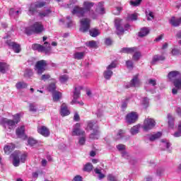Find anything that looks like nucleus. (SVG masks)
Segmentation results:
<instances>
[{
  "label": "nucleus",
  "instance_id": "nucleus-1",
  "mask_svg": "<svg viewBox=\"0 0 181 181\" xmlns=\"http://www.w3.org/2000/svg\"><path fill=\"white\" fill-rule=\"evenodd\" d=\"M95 4L90 1H84L83 6H74L72 11V15H76L78 18H83V16H88L90 19H97L100 15H104L105 10L104 9V5L100 2L97 4L95 10H92Z\"/></svg>",
  "mask_w": 181,
  "mask_h": 181
},
{
  "label": "nucleus",
  "instance_id": "nucleus-2",
  "mask_svg": "<svg viewBox=\"0 0 181 181\" xmlns=\"http://www.w3.org/2000/svg\"><path fill=\"white\" fill-rule=\"evenodd\" d=\"M11 157L13 159V166L18 167L21 163H25V162H26V158L28 157V155H26V153H22L19 151H16L11 155Z\"/></svg>",
  "mask_w": 181,
  "mask_h": 181
},
{
  "label": "nucleus",
  "instance_id": "nucleus-3",
  "mask_svg": "<svg viewBox=\"0 0 181 181\" xmlns=\"http://www.w3.org/2000/svg\"><path fill=\"white\" fill-rule=\"evenodd\" d=\"M13 120L3 118L1 119V124H3L4 127H8L9 129H12L21 121V114L17 113L13 115Z\"/></svg>",
  "mask_w": 181,
  "mask_h": 181
},
{
  "label": "nucleus",
  "instance_id": "nucleus-4",
  "mask_svg": "<svg viewBox=\"0 0 181 181\" xmlns=\"http://www.w3.org/2000/svg\"><path fill=\"white\" fill-rule=\"evenodd\" d=\"M45 30V27L43 24L40 22H36L30 27H28L25 28L26 35H32V33H42Z\"/></svg>",
  "mask_w": 181,
  "mask_h": 181
},
{
  "label": "nucleus",
  "instance_id": "nucleus-5",
  "mask_svg": "<svg viewBox=\"0 0 181 181\" xmlns=\"http://www.w3.org/2000/svg\"><path fill=\"white\" fill-rule=\"evenodd\" d=\"M115 26L117 30V35H122L125 30H129V28H131L129 24H124V21L121 18L115 20Z\"/></svg>",
  "mask_w": 181,
  "mask_h": 181
},
{
  "label": "nucleus",
  "instance_id": "nucleus-6",
  "mask_svg": "<svg viewBox=\"0 0 181 181\" xmlns=\"http://www.w3.org/2000/svg\"><path fill=\"white\" fill-rule=\"evenodd\" d=\"M32 49L33 50H37V52H40L41 53L44 52L45 54H50V52H52L50 44L47 42L44 43V46L40 44H34L32 45Z\"/></svg>",
  "mask_w": 181,
  "mask_h": 181
},
{
  "label": "nucleus",
  "instance_id": "nucleus-7",
  "mask_svg": "<svg viewBox=\"0 0 181 181\" xmlns=\"http://www.w3.org/2000/svg\"><path fill=\"white\" fill-rule=\"evenodd\" d=\"M88 128L93 130L92 133L90 134V139H98L100 138V130H98V125H97L94 122H88Z\"/></svg>",
  "mask_w": 181,
  "mask_h": 181
},
{
  "label": "nucleus",
  "instance_id": "nucleus-8",
  "mask_svg": "<svg viewBox=\"0 0 181 181\" xmlns=\"http://www.w3.org/2000/svg\"><path fill=\"white\" fill-rule=\"evenodd\" d=\"M47 66V61L46 60H40L37 61L34 66V70L38 76H42L44 71H46V67Z\"/></svg>",
  "mask_w": 181,
  "mask_h": 181
},
{
  "label": "nucleus",
  "instance_id": "nucleus-9",
  "mask_svg": "<svg viewBox=\"0 0 181 181\" xmlns=\"http://www.w3.org/2000/svg\"><path fill=\"white\" fill-rule=\"evenodd\" d=\"M81 90H83V86L75 87L73 95V100L71 102V104L73 105L74 104H78V105H84V103L83 101H78V98H80V95L81 94Z\"/></svg>",
  "mask_w": 181,
  "mask_h": 181
},
{
  "label": "nucleus",
  "instance_id": "nucleus-10",
  "mask_svg": "<svg viewBox=\"0 0 181 181\" xmlns=\"http://www.w3.org/2000/svg\"><path fill=\"white\" fill-rule=\"evenodd\" d=\"M117 67V62H112L109 66H107L106 70L103 72V76L105 80H110L112 77V70Z\"/></svg>",
  "mask_w": 181,
  "mask_h": 181
},
{
  "label": "nucleus",
  "instance_id": "nucleus-11",
  "mask_svg": "<svg viewBox=\"0 0 181 181\" xmlns=\"http://www.w3.org/2000/svg\"><path fill=\"white\" fill-rule=\"evenodd\" d=\"M81 124L80 123H76L73 126V129L71 132L72 136H85L86 132L81 129Z\"/></svg>",
  "mask_w": 181,
  "mask_h": 181
},
{
  "label": "nucleus",
  "instance_id": "nucleus-12",
  "mask_svg": "<svg viewBox=\"0 0 181 181\" xmlns=\"http://www.w3.org/2000/svg\"><path fill=\"white\" fill-rule=\"evenodd\" d=\"M80 31L86 33L90 30V25H91V19L88 18H84L81 20Z\"/></svg>",
  "mask_w": 181,
  "mask_h": 181
},
{
  "label": "nucleus",
  "instance_id": "nucleus-13",
  "mask_svg": "<svg viewBox=\"0 0 181 181\" xmlns=\"http://www.w3.org/2000/svg\"><path fill=\"white\" fill-rule=\"evenodd\" d=\"M46 5V2L44 1H37L32 4L29 8L28 15H33L35 12H37V8H43Z\"/></svg>",
  "mask_w": 181,
  "mask_h": 181
},
{
  "label": "nucleus",
  "instance_id": "nucleus-14",
  "mask_svg": "<svg viewBox=\"0 0 181 181\" xmlns=\"http://www.w3.org/2000/svg\"><path fill=\"white\" fill-rule=\"evenodd\" d=\"M155 125H156L155 120L153 119H146L142 126V129L144 131H150V129H153L155 127Z\"/></svg>",
  "mask_w": 181,
  "mask_h": 181
},
{
  "label": "nucleus",
  "instance_id": "nucleus-15",
  "mask_svg": "<svg viewBox=\"0 0 181 181\" xmlns=\"http://www.w3.org/2000/svg\"><path fill=\"white\" fill-rule=\"evenodd\" d=\"M138 120V113L136 112H132L128 113L126 116V121L128 124H134Z\"/></svg>",
  "mask_w": 181,
  "mask_h": 181
},
{
  "label": "nucleus",
  "instance_id": "nucleus-16",
  "mask_svg": "<svg viewBox=\"0 0 181 181\" xmlns=\"http://www.w3.org/2000/svg\"><path fill=\"white\" fill-rule=\"evenodd\" d=\"M141 86V81L138 78V75L133 77L131 81L125 85L126 88H131V87H139Z\"/></svg>",
  "mask_w": 181,
  "mask_h": 181
},
{
  "label": "nucleus",
  "instance_id": "nucleus-17",
  "mask_svg": "<svg viewBox=\"0 0 181 181\" xmlns=\"http://www.w3.org/2000/svg\"><path fill=\"white\" fill-rule=\"evenodd\" d=\"M8 46L13 49V50L15 52V53H20L21 52V45L15 42H12L11 40H8L6 42Z\"/></svg>",
  "mask_w": 181,
  "mask_h": 181
},
{
  "label": "nucleus",
  "instance_id": "nucleus-18",
  "mask_svg": "<svg viewBox=\"0 0 181 181\" xmlns=\"http://www.w3.org/2000/svg\"><path fill=\"white\" fill-rule=\"evenodd\" d=\"M37 132L38 134H40V135H42V136H45V138H47V136L50 135L49 129H47V127L45 126H39L37 127Z\"/></svg>",
  "mask_w": 181,
  "mask_h": 181
},
{
  "label": "nucleus",
  "instance_id": "nucleus-19",
  "mask_svg": "<svg viewBox=\"0 0 181 181\" xmlns=\"http://www.w3.org/2000/svg\"><path fill=\"white\" fill-rule=\"evenodd\" d=\"M177 77H181L180 72L177 71H170L168 74V78L170 80V81H175V80H177Z\"/></svg>",
  "mask_w": 181,
  "mask_h": 181
},
{
  "label": "nucleus",
  "instance_id": "nucleus-20",
  "mask_svg": "<svg viewBox=\"0 0 181 181\" xmlns=\"http://www.w3.org/2000/svg\"><path fill=\"white\" fill-rule=\"evenodd\" d=\"M61 115L62 117H66V115H70V111L67 108V105L63 103L61 106Z\"/></svg>",
  "mask_w": 181,
  "mask_h": 181
},
{
  "label": "nucleus",
  "instance_id": "nucleus-21",
  "mask_svg": "<svg viewBox=\"0 0 181 181\" xmlns=\"http://www.w3.org/2000/svg\"><path fill=\"white\" fill-rule=\"evenodd\" d=\"M137 48L136 47H123L120 49V53H127V54H130L134 53L136 52Z\"/></svg>",
  "mask_w": 181,
  "mask_h": 181
},
{
  "label": "nucleus",
  "instance_id": "nucleus-22",
  "mask_svg": "<svg viewBox=\"0 0 181 181\" xmlns=\"http://www.w3.org/2000/svg\"><path fill=\"white\" fill-rule=\"evenodd\" d=\"M163 60H165L163 55H154L151 61V64H156L158 62H163Z\"/></svg>",
  "mask_w": 181,
  "mask_h": 181
},
{
  "label": "nucleus",
  "instance_id": "nucleus-23",
  "mask_svg": "<svg viewBox=\"0 0 181 181\" xmlns=\"http://www.w3.org/2000/svg\"><path fill=\"white\" fill-rule=\"evenodd\" d=\"M168 120V127L169 128H175V117L172 114L169 113L167 116Z\"/></svg>",
  "mask_w": 181,
  "mask_h": 181
},
{
  "label": "nucleus",
  "instance_id": "nucleus-24",
  "mask_svg": "<svg viewBox=\"0 0 181 181\" xmlns=\"http://www.w3.org/2000/svg\"><path fill=\"white\" fill-rule=\"evenodd\" d=\"M6 71H9V65L6 63L0 62V73L5 74Z\"/></svg>",
  "mask_w": 181,
  "mask_h": 181
},
{
  "label": "nucleus",
  "instance_id": "nucleus-25",
  "mask_svg": "<svg viewBox=\"0 0 181 181\" xmlns=\"http://www.w3.org/2000/svg\"><path fill=\"white\" fill-rule=\"evenodd\" d=\"M170 23L172 25V26H179L181 23V18H176L175 17H172L170 20Z\"/></svg>",
  "mask_w": 181,
  "mask_h": 181
},
{
  "label": "nucleus",
  "instance_id": "nucleus-26",
  "mask_svg": "<svg viewBox=\"0 0 181 181\" xmlns=\"http://www.w3.org/2000/svg\"><path fill=\"white\" fill-rule=\"evenodd\" d=\"M160 136H162V132H158L156 134L149 135L148 136V139L151 142H153V141H156V139H159V138H160Z\"/></svg>",
  "mask_w": 181,
  "mask_h": 181
},
{
  "label": "nucleus",
  "instance_id": "nucleus-27",
  "mask_svg": "<svg viewBox=\"0 0 181 181\" xmlns=\"http://www.w3.org/2000/svg\"><path fill=\"white\" fill-rule=\"evenodd\" d=\"M16 88H17V90H23L25 88H28V83L25 81H18L16 84Z\"/></svg>",
  "mask_w": 181,
  "mask_h": 181
},
{
  "label": "nucleus",
  "instance_id": "nucleus-28",
  "mask_svg": "<svg viewBox=\"0 0 181 181\" xmlns=\"http://www.w3.org/2000/svg\"><path fill=\"white\" fill-rule=\"evenodd\" d=\"M13 149H15V144H10L4 146V152L7 155H9L10 153L12 152V151H13Z\"/></svg>",
  "mask_w": 181,
  "mask_h": 181
},
{
  "label": "nucleus",
  "instance_id": "nucleus-29",
  "mask_svg": "<svg viewBox=\"0 0 181 181\" xmlns=\"http://www.w3.org/2000/svg\"><path fill=\"white\" fill-rule=\"evenodd\" d=\"M16 134L18 138H22L25 135V126H21L16 130Z\"/></svg>",
  "mask_w": 181,
  "mask_h": 181
},
{
  "label": "nucleus",
  "instance_id": "nucleus-30",
  "mask_svg": "<svg viewBox=\"0 0 181 181\" xmlns=\"http://www.w3.org/2000/svg\"><path fill=\"white\" fill-rule=\"evenodd\" d=\"M170 145L171 144L169 141L166 139H161L160 146H163V151H165V149H169V148H170Z\"/></svg>",
  "mask_w": 181,
  "mask_h": 181
},
{
  "label": "nucleus",
  "instance_id": "nucleus-31",
  "mask_svg": "<svg viewBox=\"0 0 181 181\" xmlns=\"http://www.w3.org/2000/svg\"><path fill=\"white\" fill-rule=\"evenodd\" d=\"M149 34V29L148 28H143L141 29L139 33V37H145L147 35Z\"/></svg>",
  "mask_w": 181,
  "mask_h": 181
},
{
  "label": "nucleus",
  "instance_id": "nucleus-32",
  "mask_svg": "<svg viewBox=\"0 0 181 181\" xmlns=\"http://www.w3.org/2000/svg\"><path fill=\"white\" fill-rule=\"evenodd\" d=\"M62 98V93L59 91L52 92V100L53 101H59Z\"/></svg>",
  "mask_w": 181,
  "mask_h": 181
},
{
  "label": "nucleus",
  "instance_id": "nucleus-33",
  "mask_svg": "<svg viewBox=\"0 0 181 181\" xmlns=\"http://www.w3.org/2000/svg\"><path fill=\"white\" fill-rule=\"evenodd\" d=\"M140 128H141V125L136 124V125H135V126H134L133 127L131 128L130 133L132 135H136V134L139 133Z\"/></svg>",
  "mask_w": 181,
  "mask_h": 181
},
{
  "label": "nucleus",
  "instance_id": "nucleus-34",
  "mask_svg": "<svg viewBox=\"0 0 181 181\" xmlns=\"http://www.w3.org/2000/svg\"><path fill=\"white\" fill-rule=\"evenodd\" d=\"M89 33L92 37H97L101 33L100 32V30L93 28L89 30Z\"/></svg>",
  "mask_w": 181,
  "mask_h": 181
},
{
  "label": "nucleus",
  "instance_id": "nucleus-35",
  "mask_svg": "<svg viewBox=\"0 0 181 181\" xmlns=\"http://www.w3.org/2000/svg\"><path fill=\"white\" fill-rule=\"evenodd\" d=\"M86 56V53L82 52H75L74 54V59H76V60H81Z\"/></svg>",
  "mask_w": 181,
  "mask_h": 181
},
{
  "label": "nucleus",
  "instance_id": "nucleus-36",
  "mask_svg": "<svg viewBox=\"0 0 181 181\" xmlns=\"http://www.w3.org/2000/svg\"><path fill=\"white\" fill-rule=\"evenodd\" d=\"M86 45L87 46V47L95 49V48H97V42H95L94 40L88 41V42H86Z\"/></svg>",
  "mask_w": 181,
  "mask_h": 181
},
{
  "label": "nucleus",
  "instance_id": "nucleus-37",
  "mask_svg": "<svg viewBox=\"0 0 181 181\" xmlns=\"http://www.w3.org/2000/svg\"><path fill=\"white\" fill-rule=\"evenodd\" d=\"M52 13V11L50 9H47L45 11H41L39 13V16L40 18H46V16H49Z\"/></svg>",
  "mask_w": 181,
  "mask_h": 181
},
{
  "label": "nucleus",
  "instance_id": "nucleus-38",
  "mask_svg": "<svg viewBox=\"0 0 181 181\" xmlns=\"http://www.w3.org/2000/svg\"><path fill=\"white\" fill-rule=\"evenodd\" d=\"M173 84H174L175 88L180 90V88H181V76L180 78H178L177 79H175V81H173Z\"/></svg>",
  "mask_w": 181,
  "mask_h": 181
},
{
  "label": "nucleus",
  "instance_id": "nucleus-39",
  "mask_svg": "<svg viewBox=\"0 0 181 181\" xmlns=\"http://www.w3.org/2000/svg\"><path fill=\"white\" fill-rule=\"evenodd\" d=\"M134 53L133 54V60L138 62V60H139V59H141V52L138 51V49H136V52H133Z\"/></svg>",
  "mask_w": 181,
  "mask_h": 181
},
{
  "label": "nucleus",
  "instance_id": "nucleus-40",
  "mask_svg": "<svg viewBox=\"0 0 181 181\" xmlns=\"http://www.w3.org/2000/svg\"><path fill=\"white\" fill-rule=\"evenodd\" d=\"M95 173H96L98 175V177L100 180H101V179H104V177H105V175H104V174L101 173V170L98 169V168H95L94 170Z\"/></svg>",
  "mask_w": 181,
  "mask_h": 181
},
{
  "label": "nucleus",
  "instance_id": "nucleus-41",
  "mask_svg": "<svg viewBox=\"0 0 181 181\" xmlns=\"http://www.w3.org/2000/svg\"><path fill=\"white\" fill-rule=\"evenodd\" d=\"M83 170L85 172H91L93 170V164L88 163L84 165Z\"/></svg>",
  "mask_w": 181,
  "mask_h": 181
},
{
  "label": "nucleus",
  "instance_id": "nucleus-42",
  "mask_svg": "<svg viewBox=\"0 0 181 181\" xmlns=\"http://www.w3.org/2000/svg\"><path fill=\"white\" fill-rule=\"evenodd\" d=\"M137 19H138V13H136L129 14L127 16V21H136Z\"/></svg>",
  "mask_w": 181,
  "mask_h": 181
},
{
  "label": "nucleus",
  "instance_id": "nucleus-43",
  "mask_svg": "<svg viewBox=\"0 0 181 181\" xmlns=\"http://www.w3.org/2000/svg\"><path fill=\"white\" fill-rule=\"evenodd\" d=\"M28 144L30 146H35L37 144V141L32 137L28 138Z\"/></svg>",
  "mask_w": 181,
  "mask_h": 181
},
{
  "label": "nucleus",
  "instance_id": "nucleus-44",
  "mask_svg": "<svg viewBox=\"0 0 181 181\" xmlns=\"http://www.w3.org/2000/svg\"><path fill=\"white\" fill-rule=\"evenodd\" d=\"M141 104L144 108H148V107H149V99L148 98H144Z\"/></svg>",
  "mask_w": 181,
  "mask_h": 181
},
{
  "label": "nucleus",
  "instance_id": "nucleus-45",
  "mask_svg": "<svg viewBox=\"0 0 181 181\" xmlns=\"http://www.w3.org/2000/svg\"><path fill=\"white\" fill-rule=\"evenodd\" d=\"M47 90L49 93H54L56 91V84L50 83L47 87Z\"/></svg>",
  "mask_w": 181,
  "mask_h": 181
},
{
  "label": "nucleus",
  "instance_id": "nucleus-46",
  "mask_svg": "<svg viewBox=\"0 0 181 181\" xmlns=\"http://www.w3.org/2000/svg\"><path fill=\"white\" fill-rule=\"evenodd\" d=\"M78 144V145H80V146H83V145H86V136H82L81 137H79Z\"/></svg>",
  "mask_w": 181,
  "mask_h": 181
},
{
  "label": "nucleus",
  "instance_id": "nucleus-47",
  "mask_svg": "<svg viewBox=\"0 0 181 181\" xmlns=\"http://www.w3.org/2000/svg\"><path fill=\"white\" fill-rule=\"evenodd\" d=\"M174 136L175 138H179V136H181V121L180 122V123L178 124V132H177L174 134Z\"/></svg>",
  "mask_w": 181,
  "mask_h": 181
},
{
  "label": "nucleus",
  "instance_id": "nucleus-48",
  "mask_svg": "<svg viewBox=\"0 0 181 181\" xmlns=\"http://www.w3.org/2000/svg\"><path fill=\"white\" fill-rule=\"evenodd\" d=\"M29 110L31 112H36V111H37V108L36 107L35 103H30Z\"/></svg>",
  "mask_w": 181,
  "mask_h": 181
},
{
  "label": "nucleus",
  "instance_id": "nucleus-49",
  "mask_svg": "<svg viewBox=\"0 0 181 181\" xmlns=\"http://www.w3.org/2000/svg\"><path fill=\"white\" fill-rule=\"evenodd\" d=\"M18 13H21V11H15L14 8H11L10 11H9L10 16H13V15L14 16H18Z\"/></svg>",
  "mask_w": 181,
  "mask_h": 181
},
{
  "label": "nucleus",
  "instance_id": "nucleus-50",
  "mask_svg": "<svg viewBox=\"0 0 181 181\" xmlns=\"http://www.w3.org/2000/svg\"><path fill=\"white\" fill-rule=\"evenodd\" d=\"M117 149L119 150V152H124L126 149V146L124 144H118L117 146Z\"/></svg>",
  "mask_w": 181,
  "mask_h": 181
},
{
  "label": "nucleus",
  "instance_id": "nucleus-51",
  "mask_svg": "<svg viewBox=\"0 0 181 181\" xmlns=\"http://www.w3.org/2000/svg\"><path fill=\"white\" fill-rule=\"evenodd\" d=\"M69 80V76L67 75H62L59 77V81L61 83H66Z\"/></svg>",
  "mask_w": 181,
  "mask_h": 181
},
{
  "label": "nucleus",
  "instance_id": "nucleus-52",
  "mask_svg": "<svg viewBox=\"0 0 181 181\" xmlns=\"http://www.w3.org/2000/svg\"><path fill=\"white\" fill-rule=\"evenodd\" d=\"M49 78H50V74H42L40 77V80L42 81H46V80H49Z\"/></svg>",
  "mask_w": 181,
  "mask_h": 181
},
{
  "label": "nucleus",
  "instance_id": "nucleus-53",
  "mask_svg": "<svg viewBox=\"0 0 181 181\" xmlns=\"http://www.w3.org/2000/svg\"><path fill=\"white\" fill-rule=\"evenodd\" d=\"M147 21H152L153 19V13L152 11H146Z\"/></svg>",
  "mask_w": 181,
  "mask_h": 181
},
{
  "label": "nucleus",
  "instance_id": "nucleus-54",
  "mask_svg": "<svg viewBox=\"0 0 181 181\" xmlns=\"http://www.w3.org/2000/svg\"><path fill=\"white\" fill-rule=\"evenodd\" d=\"M141 1L142 0H132L130 1V4L132 6H138Z\"/></svg>",
  "mask_w": 181,
  "mask_h": 181
},
{
  "label": "nucleus",
  "instance_id": "nucleus-55",
  "mask_svg": "<svg viewBox=\"0 0 181 181\" xmlns=\"http://www.w3.org/2000/svg\"><path fill=\"white\" fill-rule=\"evenodd\" d=\"M107 180L108 181H118V178L114 176L113 175L110 174L107 175Z\"/></svg>",
  "mask_w": 181,
  "mask_h": 181
},
{
  "label": "nucleus",
  "instance_id": "nucleus-56",
  "mask_svg": "<svg viewBox=\"0 0 181 181\" xmlns=\"http://www.w3.org/2000/svg\"><path fill=\"white\" fill-rule=\"evenodd\" d=\"M66 19L69 21L67 25H68V28H71V26H73V25H76V23L74 21H71V18L70 16H67Z\"/></svg>",
  "mask_w": 181,
  "mask_h": 181
},
{
  "label": "nucleus",
  "instance_id": "nucleus-57",
  "mask_svg": "<svg viewBox=\"0 0 181 181\" xmlns=\"http://www.w3.org/2000/svg\"><path fill=\"white\" fill-rule=\"evenodd\" d=\"M124 134L125 132H124V130H119V132L117 133L116 139H121V138L124 136Z\"/></svg>",
  "mask_w": 181,
  "mask_h": 181
},
{
  "label": "nucleus",
  "instance_id": "nucleus-58",
  "mask_svg": "<svg viewBox=\"0 0 181 181\" xmlns=\"http://www.w3.org/2000/svg\"><path fill=\"white\" fill-rule=\"evenodd\" d=\"M148 84H150V86H153V87H155V86H156V79H153V78L148 79Z\"/></svg>",
  "mask_w": 181,
  "mask_h": 181
},
{
  "label": "nucleus",
  "instance_id": "nucleus-59",
  "mask_svg": "<svg viewBox=\"0 0 181 181\" xmlns=\"http://www.w3.org/2000/svg\"><path fill=\"white\" fill-rule=\"evenodd\" d=\"M127 67L129 69H134V62L131 60L126 62Z\"/></svg>",
  "mask_w": 181,
  "mask_h": 181
},
{
  "label": "nucleus",
  "instance_id": "nucleus-60",
  "mask_svg": "<svg viewBox=\"0 0 181 181\" xmlns=\"http://www.w3.org/2000/svg\"><path fill=\"white\" fill-rule=\"evenodd\" d=\"M171 53L173 56H179L180 54V50L174 48L172 49Z\"/></svg>",
  "mask_w": 181,
  "mask_h": 181
},
{
  "label": "nucleus",
  "instance_id": "nucleus-61",
  "mask_svg": "<svg viewBox=\"0 0 181 181\" xmlns=\"http://www.w3.org/2000/svg\"><path fill=\"white\" fill-rule=\"evenodd\" d=\"M122 157L124 159H129L131 158V156H129V154L127 153V151L122 152Z\"/></svg>",
  "mask_w": 181,
  "mask_h": 181
},
{
  "label": "nucleus",
  "instance_id": "nucleus-62",
  "mask_svg": "<svg viewBox=\"0 0 181 181\" xmlns=\"http://www.w3.org/2000/svg\"><path fill=\"white\" fill-rule=\"evenodd\" d=\"M105 45H106V46H111V45H112V40H111V38H106L105 40Z\"/></svg>",
  "mask_w": 181,
  "mask_h": 181
},
{
  "label": "nucleus",
  "instance_id": "nucleus-63",
  "mask_svg": "<svg viewBox=\"0 0 181 181\" xmlns=\"http://www.w3.org/2000/svg\"><path fill=\"white\" fill-rule=\"evenodd\" d=\"M72 181H83V177L80 175H76Z\"/></svg>",
  "mask_w": 181,
  "mask_h": 181
},
{
  "label": "nucleus",
  "instance_id": "nucleus-64",
  "mask_svg": "<svg viewBox=\"0 0 181 181\" xmlns=\"http://www.w3.org/2000/svg\"><path fill=\"white\" fill-rule=\"evenodd\" d=\"M128 105V99H126V101L122 102V110H125Z\"/></svg>",
  "mask_w": 181,
  "mask_h": 181
}]
</instances>
